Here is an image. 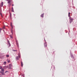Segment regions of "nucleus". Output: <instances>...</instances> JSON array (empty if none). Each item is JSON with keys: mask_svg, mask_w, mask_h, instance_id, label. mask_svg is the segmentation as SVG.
I'll return each instance as SVG.
<instances>
[{"mask_svg": "<svg viewBox=\"0 0 77 77\" xmlns=\"http://www.w3.org/2000/svg\"><path fill=\"white\" fill-rule=\"evenodd\" d=\"M17 45L18 47H19V45H18V43H17Z\"/></svg>", "mask_w": 77, "mask_h": 77, "instance_id": "obj_21", "label": "nucleus"}, {"mask_svg": "<svg viewBox=\"0 0 77 77\" xmlns=\"http://www.w3.org/2000/svg\"><path fill=\"white\" fill-rule=\"evenodd\" d=\"M12 51H17V50H12Z\"/></svg>", "mask_w": 77, "mask_h": 77, "instance_id": "obj_22", "label": "nucleus"}, {"mask_svg": "<svg viewBox=\"0 0 77 77\" xmlns=\"http://www.w3.org/2000/svg\"><path fill=\"white\" fill-rule=\"evenodd\" d=\"M16 60H19V58H18V56H17L16 57Z\"/></svg>", "mask_w": 77, "mask_h": 77, "instance_id": "obj_8", "label": "nucleus"}, {"mask_svg": "<svg viewBox=\"0 0 77 77\" xmlns=\"http://www.w3.org/2000/svg\"><path fill=\"white\" fill-rule=\"evenodd\" d=\"M9 66L11 67V66H12V65L11 64H9Z\"/></svg>", "mask_w": 77, "mask_h": 77, "instance_id": "obj_19", "label": "nucleus"}, {"mask_svg": "<svg viewBox=\"0 0 77 77\" xmlns=\"http://www.w3.org/2000/svg\"><path fill=\"white\" fill-rule=\"evenodd\" d=\"M1 16L2 17V18H3V16H2V14H1Z\"/></svg>", "mask_w": 77, "mask_h": 77, "instance_id": "obj_34", "label": "nucleus"}, {"mask_svg": "<svg viewBox=\"0 0 77 77\" xmlns=\"http://www.w3.org/2000/svg\"><path fill=\"white\" fill-rule=\"evenodd\" d=\"M0 14L1 15L2 14L1 13H0Z\"/></svg>", "mask_w": 77, "mask_h": 77, "instance_id": "obj_41", "label": "nucleus"}, {"mask_svg": "<svg viewBox=\"0 0 77 77\" xmlns=\"http://www.w3.org/2000/svg\"><path fill=\"white\" fill-rule=\"evenodd\" d=\"M3 29H5V27L4 26V27L3 28Z\"/></svg>", "mask_w": 77, "mask_h": 77, "instance_id": "obj_32", "label": "nucleus"}, {"mask_svg": "<svg viewBox=\"0 0 77 77\" xmlns=\"http://www.w3.org/2000/svg\"><path fill=\"white\" fill-rule=\"evenodd\" d=\"M2 30V29H0V33L1 32V31Z\"/></svg>", "mask_w": 77, "mask_h": 77, "instance_id": "obj_31", "label": "nucleus"}, {"mask_svg": "<svg viewBox=\"0 0 77 77\" xmlns=\"http://www.w3.org/2000/svg\"><path fill=\"white\" fill-rule=\"evenodd\" d=\"M11 11L13 12H14V8L13 7H12L11 8Z\"/></svg>", "mask_w": 77, "mask_h": 77, "instance_id": "obj_10", "label": "nucleus"}, {"mask_svg": "<svg viewBox=\"0 0 77 77\" xmlns=\"http://www.w3.org/2000/svg\"><path fill=\"white\" fill-rule=\"evenodd\" d=\"M9 7H10V6H11V4H10V3H9Z\"/></svg>", "mask_w": 77, "mask_h": 77, "instance_id": "obj_23", "label": "nucleus"}, {"mask_svg": "<svg viewBox=\"0 0 77 77\" xmlns=\"http://www.w3.org/2000/svg\"><path fill=\"white\" fill-rule=\"evenodd\" d=\"M13 30L12 29H11V33L12 34V35H13Z\"/></svg>", "mask_w": 77, "mask_h": 77, "instance_id": "obj_14", "label": "nucleus"}, {"mask_svg": "<svg viewBox=\"0 0 77 77\" xmlns=\"http://www.w3.org/2000/svg\"><path fill=\"white\" fill-rule=\"evenodd\" d=\"M2 68V67L0 66V69H1Z\"/></svg>", "mask_w": 77, "mask_h": 77, "instance_id": "obj_26", "label": "nucleus"}, {"mask_svg": "<svg viewBox=\"0 0 77 77\" xmlns=\"http://www.w3.org/2000/svg\"><path fill=\"white\" fill-rule=\"evenodd\" d=\"M70 12L69 13L68 15H70Z\"/></svg>", "mask_w": 77, "mask_h": 77, "instance_id": "obj_33", "label": "nucleus"}, {"mask_svg": "<svg viewBox=\"0 0 77 77\" xmlns=\"http://www.w3.org/2000/svg\"><path fill=\"white\" fill-rule=\"evenodd\" d=\"M19 58L20 57V54H19Z\"/></svg>", "mask_w": 77, "mask_h": 77, "instance_id": "obj_35", "label": "nucleus"}, {"mask_svg": "<svg viewBox=\"0 0 77 77\" xmlns=\"http://www.w3.org/2000/svg\"><path fill=\"white\" fill-rule=\"evenodd\" d=\"M21 66L23 67V63L22 62V61H21Z\"/></svg>", "mask_w": 77, "mask_h": 77, "instance_id": "obj_6", "label": "nucleus"}, {"mask_svg": "<svg viewBox=\"0 0 77 77\" xmlns=\"http://www.w3.org/2000/svg\"><path fill=\"white\" fill-rule=\"evenodd\" d=\"M2 75H1V74H0V77H2Z\"/></svg>", "mask_w": 77, "mask_h": 77, "instance_id": "obj_30", "label": "nucleus"}, {"mask_svg": "<svg viewBox=\"0 0 77 77\" xmlns=\"http://www.w3.org/2000/svg\"><path fill=\"white\" fill-rule=\"evenodd\" d=\"M68 17H69V18H71V16H70V14H68Z\"/></svg>", "mask_w": 77, "mask_h": 77, "instance_id": "obj_24", "label": "nucleus"}, {"mask_svg": "<svg viewBox=\"0 0 77 77\" xmlns=\"http://www.w3.org/2000/svg\"><path fill=\"white\" fill-rule=\"evenodd\" d=\"M69 22H70V23H71L72 22V21H73V18H69Z\"/></svg>", "mask_w": 77, "mask_h": 77, "instance_id": "obj_1", "label": "nucleus"}, {"mask_svg": "<svg viewBox=\"0 0 77 77\" xmlns=\"http://www.w3.org/2000/svg\"><path fill=\"white\" fill-rule=\"evenodd\" d=\"M14 6V4H12V6Z\"/></svg>", "mask_w": 77, "mask_h": 77, "instance_id": "obj_38", "label": "nucleus"}, {"mask_svg": "<svg viewBox=\"0 0 77 77\" xmlns=\"http://www.w3.org/2000/svg\"><path fill=\"white\" fill-rule=\"evenodd\" d=\"M71 57H72V58H73V59L74 58V56H73V55H71Z\"/></svg>", "mask_w": 77, "mask_h": 77, "instance_id": "obj_18", "label": "nucleus"}, {"mask_svg": "<svg viewBox=\"0 0 77 77\" xmlns=\"http://www.w3.org/2000/svg\"><path fill=\"white\" fill-rule=\"evenodd\" d=\"M9 62H10V60H8V63H9Z\"/></svg>", "mask_w": 77, "mask_h": 77, "instance_id": "obj_27", "label": "nucleus"}, {"mask_svg": "<svg viewBox=\"0 0 77 77\" xmlns=\"http://www.w3.org/2000/svg\"><path fill=\"white\" fill-rule=\"evenodd\" d=\"M3 2H2L1 4V7H3Z\"/></svg>", "mask_w": 77, "mask_h": 77, "instance_id": "obj_7", "label": "nucleus"}, {"mask_svg": "<svg viewBox=\"0 0 77 77\" xmlns=\"http://www.w3.org/2000/svg\"><path fill=\"white\" fill-rule=\"evenodd\" d=\"M4 65H6V62H4L3 63Z\"/></svg>", "mask_w": 77, "mask_h": 77, "instance_id": "obj_16", "label": "nucleus"}, {"mask_svg": "<svg viewBox=\"0 0 77 77\" xmlns=\"http://www.w3.org/2000/svg\"><path fill=\"white\" fill-rule=\"evenodd\" d=\"M8 69H11V67L10 66H8Z\"/></svg>", "mask_w": 77, "mask_h": 77, "instance_id": "obj_20", "label": "nucleus"}, {"mask_svg": "<svg viewBox=\"0 0 77 77\" xmlns=\"http://www.w3.org/2000/svg\"><path fill=\"white\" fill-rule=\"evenodd\" d=\"M11 27H12V26H12V23H11Z\"/></svg>", "mask_w": 77, "mask_h": 77, "instance_id": "obj_25", "label": "nucleus"}, {"mask_svg": "<svg viewBox=\"0 0 77 77\" xmlns=\"http://www.w3.org/2000/svg\"><path fill=\"white\" fill-rule=\"evenodd\" d=\"M44 39L45 41H46L45 40V38H44Z\"/></svg>", "mask_w": 77, "mask_h": 77, "instance_id": "obj_37", "label": "nucleus"}, {"mask_svg": "<svg viewBox=\"0 0 77 77\" xmlns=\"http://www.w3.org/2000/svg\"><path fill=\"white\" fill-rule=\"evenodd\" d=\"M8 44L9 45V47H10V46H11V44H10V43L8 41Z\"/></svg>", "mask_w": 77, "mask_h": 77, "instance_id": "obj_12", "label": "nucleus"}, {"mask_svg": "<svg viewBox=\"0 0 77 77\" xmlns=\"http://www.w3.org/2000/svg\"><path fill=\"white\" fill-rule=\"evenodd\" d=\"M21 76H23V74L21 75Z\"/></svg>", "mask_w": 77, "mask_h": 77, "instance_id": "obj_40", "label": "nucleus"}, {"mask_svg": "<svg viewBox=\"0 0 77 77\" xmlns=\"http://www.w3.org/2000/svg\"><path fill=\"white\" fill-rule=\"evenodd\" d=\"M11 38L12 39L13 38V37H12V35H9Z\"/></svg>", "mask_w": 77, "mask_h": 77, "instance_id": "obj_13", "label": "nucleus"}, {"mask_svg": "<svg viewBox=\"0 0 77 77\" xmlns=\"http://www.w3.org/2000/svg\"><path fill=\"white\" fill-rule=\"evenodd\" d=\"M11 27L12 29H13V26H11Z\"/></svg>", "mask_w": 77, "mask_h": 77, "instance_id": "obj_39", "label": "nucleus"}, {"mask_svg": "<svg viewBox=\"0 0 77 77\" xmlns=\"http://www.w3.org/2000/svg\"><path fill=\"white\" fill-rule=\"evenodd\" d=\"M44 45L45 47H47V43H46V42H45L44 44Z\"/></svg>", "mask_w": 77, "mask_h": 77, "instance_id": "obj_2", "label": "nucleus"}, {"mask_svg": "<svg viewBox=\"0 0 77 77\" xmlns=\"http://www.w3.org/2000/svg\"><path fill=\"white\" fill-rule=\"evenodd\" d=\"M23 77H24V74H23Z\"/></svg>", "mask_w": 77, "mask_h": 77, "instance_id": "obj_36", "label": "nucleus"}, {"mask_svg": "<svg viewBox=\"0 0 77 77\" xmlns=\"http://www.w3.org/2000/svg\"><path fill=\"white\" fill-rule=\"evenodd\" d=\"M5 57L4 56H0V59H4V58Z\"/></svg>", "mask_w": 77, "mask_h": 77, "instance_id": "obj_5", "label": "nucleus"}, {"mask_svg": "<svg viewBox=\"0 0 77 77\" xmlns=\"http://www.w3.org/2000/svg\"><path fill=\"white\" fill-rule=\"evenodd\" d=\"M8 4L11 3V1L10 0L8 1Z\"/></svg>", "mask_w": 77, "mask_h": 77, "instance_id": "obj_15", "label": "nucleus"}, {"mask_svg": "<svg viewBox=\"0 0 77 77\" xmlns=\"http://www.w3.org/2000/svg\"><path fill=\"white\" fill-rule=\"evenodd\" d=\"M6 57H9V55H6Z\"/></svg>", "mask_w": 77, "mask_h": 77, "instance_id": "obj_17", "label": "nucleus"}, {"mask_svg": "<svg viewBox=\"0 0 77 77\" xmlns=\"http://www.w3.org/2000/svg\"><path fill=\"white\" fill-rule=\"evenodd\" d=\"M0 72L1 74H2L3 75H5V73H4V72H2V71H1Z\"/></svg>", "mask_w": 77, "mask_h": 77, "instance_id": "obj_3", "label": "nucleus"}, {"mask_svg": "<svg viewBox=\"0 0 77 77\" xmlns=\"http://www.w3.org/2000/svg\"><path fill=\"white\" fill-rule=\"evenodd\" d=\"M44 14H42L40 16L41 17H42V18H44Z\"/></svg>", "mask_w": 77, "mask_h": 77, "instance_id": "obj_4", "label": "nucleus"}, {"mask_svg": "<svg viewBox=\"0 0 77 77\" xmlns=\"http://www.w3.org/2000/svg\"><path fill=\"white\" fill-rule=\"evenodd\" d=\"M54 70H55V67H54Z\"/></svg>", "mask_w": 77, "mask_h": 77, "instance_id": "obj_28", "label": "nucleus"}, {"mask_svg": "<svg viewBox=\"0 0 77 77\" xmlns=\"http://www.w3.org/2000/svg\"><path fill=\"white\" fill-rule=\"evenodd\" d=\"M8 72V71H6L5 72V73H6V72Z\"/></svg>", "mask_w": 77, "mask_h": 77, "instance_id": "obj_29", "label": "nucleus"}, {"mask_svg": "<svg viewBox=\"0 0 77 77\" xmlns=\"http://www.w3.org/2000/svg\"><path fill=\"white\" fill-rule=\"evenodd\" d=\"M1 71H2V72H4V71H5V69H4L2 68L1 69Z\"/></svg>", "mask_w": 77, "mask_h": 77, "instance_id": "obj_9", "label": "nucleus"}, {"mask_svg": "<svg viewBox=\"0 0 77 77\" xmlns=\"http://www.w3.org/2000/svg\"><path fill=\"white\" fill-rule=\"evenodd\" d=\"M10 19H12V14H11V13H10Z\"/></svg>", "mask_w": 77, "mask_h": 77, "instance_id": "obj_11", "label": "nucleus"}]
</instances>
